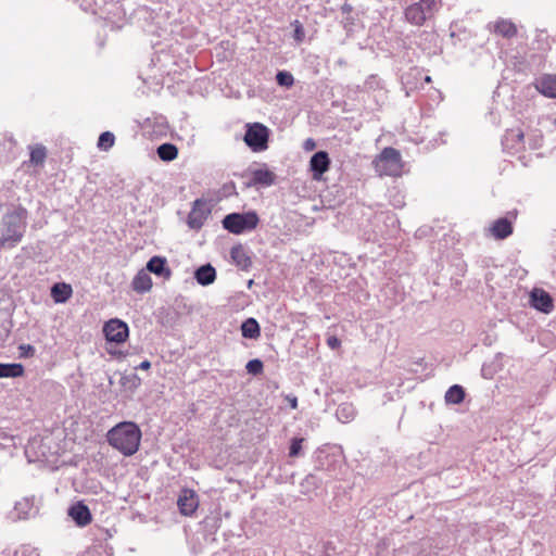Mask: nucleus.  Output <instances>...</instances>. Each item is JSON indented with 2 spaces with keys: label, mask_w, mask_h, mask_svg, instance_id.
<instances>
[{
  "label": "nucleus",
  "mask_w": 556,
  "mask_h": 556,
  "mask_svg": "<svg viewBox=\"0 0 556 556\" xmlns=\"http://www.w3.org/2000/svg\"><path fill=\"white\" fill-rule=\"evenodd\" d=\"M27 219L28 211L22 204L8 208L0 219V250L13 249L22 241Z\"/></svg>",
  "instance_id": "f257e3e1"
},
{
  "label": "nucleus",
  "mask_w": 556,
  "mask_h": 556,
  "mask_svg": "<svg viewBox=\"0 0 556 556\" xmlns=\"http://www.w3.org/2000/svg\"><path fill=\"white\" fill-rule=\"evenodd\" d=\"M108 442L125 456L134 455L141 441V430L132 421H122L108 431Z\"/></svg>",
  "instance_id": "f03ea898"
},
{
  "label": "nucleus",
  "mask_w": 556,
  "mask_h": 556,
  "mask_svg": "<svg viewBox=\"0 0 556 556\" xmlns=\"http://www.w3.org/2000/svg\"><path fill=\"white\" fill-rule=\"evenodd\" d=\"M376 172L382 176H401L403 170L402 155L392 147L384 148L372 161Z\"/></svg>",
  "instance_id": "7ed1b4c3"
},
{
  "label": "nucleus",
  "mask_w": 556,
  "mask_h": 556,
  "mask_svg": "<svg viewBox=\"0 0 556 556\" xmlns=\"http://www.w3.org/2000/svg\"><path fill=\"white\" fill-rule=\"evenodd\" d=\"M258 223L260 218L255 211L230 213L222 220L224 229L233 235L251 231L257 227Z\"/></svg>",
  "instance_id": "20e7f679"
},
{
  "label": "nucleus",
  "mask_w": 556,
  "mask_h": 556,
  "mask_svg": "<svg viewBox=\"0 0 556 556\" xmlns=\"http://www.w3.org/2000/svg\"><path fill=\"white\" fill-rule=\"evenodd\" d=\"M270 129L262 123H248L245 125L244 143L253 152H263L268 149Z\"/></svg>",
  "instance_id": "39448f33"
},
{
  "label": "nucleus",
  "mask_w": 556,
  "mask_h": 556,
  "mask_svg": "<svg viewBox=\"0 0 556 556\" xmlns=\"http://www.w3.org/2000/svg\"><path fill=\"white\" fill-rule=\"evenodd\" d=\"M103 333L109 343L121 344L128 339L129 328L125 321L113 318L104 324Z\"/></svg>",
  "instance_id": "423d86ee"
},
{
  "label": "nucleus",
  "mask_w": 556,
  "mask_h": 556,
  "mask_svg": "<svg viewBox=\"0 0 556 556\" xmlns=\"http://www.w3.org/2000/svg\"><path fill=\"white\" fill-rule=\"evenodd\" d=\"M330 157L326 151L315 152L309 160V170L314 180H321L324 174L330 168Z\"/></svg>",
  "instance_id": "0eeeda50"
},
{
  "label": "nucleus",
  "mask_w": 556,
  "mask_h": 556,
  "mask_svg": "<svg viewBox=\"0 0 556 556\" xmlns=\"http://www.w3.org/2000/svg\"><path fill=\"white\" fill-rule=\"evenodd\" d=\"M210 210L205 208V202L202 199H197L188 214L187 225L191 229L199 230L204 225Z\"/></svg>",
  "instance_id": "6e6552de"
},
{
  "label": "nucleus",
  "mask_w": 556,
  "mask_h": 556,
  "mask_svg": "<svg viewBox=\"0 0 556 556\" xmlns=\"http://www.w3.org/2000/svg\"><path fill=\"white\" fill-rule=\"evenodd\" d=\"M67 515L80 528L88 526L92 521L91 511L83 501L72 504L67 509Z\"/></svg>",
  "instance_id": "1a4fd4ad"
},
{
  "label": "nucleus",
  "mask_w": 556,
  "mask_h": 556,
  "mask_svg": "<svg viewBox=\"0 0 556 556\" xmlns=\"http://www.w3.org/2000/svg\"><path fill=\"white\" fill-rule=\"evenodd\" d=\"M531 306L539 312L548 314L554 308V301L551 294L543 289H534L530 294Z\"/></svg>",
  "instance_id": "9d476101"
},
{
  "label": "nucleus",
  "mask_w": 556,
  "mask_h": 556,
  "mask_svg": "<svg viewBox=\"0 0 556 556\" xmlns=\"http://www.w3.org/2000/svg\"><path fill=\"white\" fill-rule=\"evenodd\" d=\"M179 511L185 516H191L199 506L198 496L194 491L184 489L177 500Z\"/></svg>",
  "instance_id": "9b49d317"
},
{
  "label": "nucleus",
  "mask_w": 556,
  "mask_h": 556,
  "mask_svg": "<svg viewBox=\"0 0 556 556\" xmlns=\"http://www.w3.org/2000/svg\"><path fill=\"white\" fill-rule=\"evenodd\" d=\"M15 519L26 520L35 517L38 514V507L35 505V496H26L15 503L14 506Z\"/></svg>",
  "instance_id": "f8f14e48"
},
{
  "label": "nucleus",
  "mask_w": 556,
  "mask_h": 556,
  "mask_svg": "<svg viewBox=\"0 0 556 556\" xmlns=\"http://www.w3.org/2000/svg\"><path fill=\"white\" fill-rule=\"evenodd\" d=\"M523 132L519 128L508 129L502 139L503 149L508 152H518L523 146Z\"/></svg>",
  "instance_id": "ddd939ff"
},
{
  "label": "nucleus",
  "mask_w": 556,
  "mask_h": 556,
  "mask_svg": "<svg viewBox=\"0 0 556 556\" xmlns=\"http://www.w3.org/2000/svg\"><path fill=\"white\" fill-rule=\"evenodd\" d=\"M146 269L164 280H168L172 277V269L167 265V260L163 256H152L148 261Z\"/></svg>",
  "instance_id": "4468645a"
},
{
  "label": "nucleus",
  "mask_w": 556,
  "mask_h": 556,
  "mask_svg": "<svg viewBox=\"0 0 556 556\" xmlns=\"http://www.w3.org/2000/svg\"><path fill=\"white\" fill-rule=\"evenodd\" d=\"M276 181V174L268 168H266V164H264V168H257L252 172V179L245 184L248 188L253 186H263L269 187L273 186Z\"/></svg>",
  "instance_id": "2eb2a0df"
},
{
  "label": "nucleus",
  "mask_w": 556,
  "mask_h": 556,
  "mask_svg": "<svg viewBox=\"0 0 556 556\" xmlns=\"http://www.w3.org/2000/svg\"><path fill=\"white\" fill-rule=\"evenodd\" d=\"M513 230V222L507 216L496 219L489 229L491 236L497 240L508 238Z\"/></svg>",
  "instance_id": "dca6fc26"
},
{
  "label": "nucleus",
  "mask_w": 556,
  "mask_h": 556,
  "mask_svg": "<svg viewBox=\"0 0 556 556\" xmlns=\"http://www.w3.org/2000/svg\"><path fill=\"white\" fill-rule=\"evenodd\" d=\"M428 14L429 13L425 10L421 3H413L407 7L404 12L405 20L417 26H420L426 22Z\"/></svg>",
  "instance_id": "f3484780"
},
{
  "label": "nucleus",
  "mask_w": 556,
  "mask_h": 556,
  "mask_svg": "<svg viewBox=\"0 0 556 556\" xmlns=\"http://www.w3.org/2000/svg\"><path fill=\"white\" fill-rule=\"evenodd\" d=\"M194 279L203 287L212 285L216 279V269L210 263L201 265L194 270Z\"/></svg>",
  "instance_id": "a211bd4d"
},
{
  "label": "nucleus",
  "mask_w": 556,
  "mask_h": 556,
  "mask_svg": "<svg viewBox=\"0 0 556 556\" xmlns=\"http://www.w3.org/2000/svg\"><path fill=\"white\" fill-rule=\"evenodd\" d=\"M230 257L242 270H249L252 266L253 262L252 258L248 255L245 250L241 244L233 245L230 250Z\"/></svg>",
  "instance_id": "6ab92c4d"
},
{
  "label": "nucleus",
  "mask_w": 556,
  "mask_h": 556,
  "mask_svg": "<svg viewBox=\"0 0 556 556\" xmlns=\"http://www.w3.org/2000/svg\"><path fill=\"white\" fill-rule=\"evenodd\" d=\"M536 89L548 98H556V75H543L536 80Z\"/></svg>",
  "instance_id": "aec40b11"
},
{
  "label": "nucleus",
  "mask_w": 556,
  "mask_h": 556,
  "mask_svg": "<svg viewBox=\"0 0 556 556\" xmlns=\"http://www.w3.org/2000/svg\"><path fill=\"white\" fill-rule=\"evenodd\" d=\"M131 287L134 291L141 294L150 291L152 288V279L149 271H147V269L139 270L132 279Z\"/></svg>",
  "instance_id": "412c9836"
},
{
  "label": "nucleus",
  "mask_w": 556,
  "mask_h": 556,
  "mask_svg": "<svg viewBox=\"0 0 556 556\" xmlns=\"http://www.w3.org/2000/svg\"><path fill=\"white\" fill-rule=\"evenodd\" d=\"M51 298L55 303H65L73 294L71 285L55 282L50 290Z\"/></svg>",
  "instance_id": "4be33fe9"
},
{
  "label": "nucleus",
  "mask_w": 556,
  "mask_h": 556,
  "mask_svg": "<svg viewBox=\"0 0 556 556\" xmlns=\"http://www.w3.org/2000/svg\"><path fill=\"white\" fill-rule=\"evenodd\" d=\"M241 334L245 339H257L261 336V327L253 317L245 319L241 324Z\"/></svg>",
  "instance_id": "5701e85b"
},
{
  "label": "nucleus",
  "mask_w": 556,
  "mask_h": 556,
  "mask_svg": "<svg viewBox=\"0 0 556 556\" xmlns=\"http://www.w3.org/2000/svg\"><path fill=\"white\" fill-rule=\"evenodd\" d=\"M24 371V366L20 363H0V378H18Z\"/></svg>",
  "instance_id": "b1692460"
},
{
  "label": "nucleus",
  "mask_w": 556,
  "mask_h": 556,
  "mask_svg": "<svg viewBox=\"0 0 556 556\" xmlns=\"http://www.w3.org/2000/svg\"><path fill=\"white\" fill-rule=\"evenodd\" d=\"M355 415L356 409L352 403H341L336 410V416L342 424L352 421Z\"/></svg>",
  "instance_id": "393cba45"
},
{
  "label": "nucleus",
  "mask_w": 556,
  "mask_h": 556,
  "mask_svg": "<svg viewBox=\"0 0 556 556\" xmlns=\"http://www.w3.org/2000/svg\"><path fill=\"white\" fill-rule=\"evenodd\" d=\"M493 30L495 34L504 38H511L517 34V28L514 23L507 20H500L494 24Z\"/></svg>",
  "instance_id": "a878e982"
},
{
  "label": "nucleus",
  "mask_w": 556,
  "mask_h": 556,
  "mask_svg": "<svg viewBox=\"0 0 556 556\" xmlns=\"http://www.w3.org/2000/svg\"><path fill=\"white\" fill-rule=\"evenodd\" d=\"M157 156L164 162H170L178 155V149L175 144L165 142L157 147Z\"/></svg>",
  "instance_id": "bb28decb"
},
{
  "label": "nucleus",
  "mask_w": 556,
  "mask_h": 556,
  "mask_svg": "<svg viewBox=\"0 0 556 556\" xmlns=\"http://www.w3.org/2000/svg\"><path fill=\"white\" fill-rule=\"evenodd\" d=\"M465 389L459 384H453L445 393V402L447 404H460L465 399Z\"/></svg>",
  "instance_id": "cd10ccee"
},
{
  "label": "nucleus",
  "mask_w": 556,
  "mask_h": 556,
  "mask_svg": "<svg viewBox=\"0 0 556 556\" xmlns=\"http://www.w3.org/2000/svg\"><path fill=\"white\" fill-rule=\"evenodd\" d=\"M121 384L134 393L141 386V378L137 374L125 375L121 378Z\"/></svg>",
  "instance_id": "c85d7f7f"
},
{
  "label": "nucleus",
  "mask_w": 556,
  "mask_h": 556,
  "mask_svg": "<svg viewBox=\"0 0 556 556\" xmlns=\"http://www.w3.org/2000/svg\"><path fill=\"white\" fill-rule=\"evenodd\" d=\"M115 142V136L111 131H103L98 138V148L108 151L113 147Z\"/></svg>",
  "instance_id": "c756f323"
},
{
  "label": "nucleus",
  "mask_w": 556,
  "mask_h": 556,
  "mask_svg": "<svg viewBox=\"0 0 556 556\" xmlns=\"http://www.w3.org/2000/svg\"><path fill=\"white\" fill-rule=\"evenodd\" d=\"M47 157V150L43 146H37L30 151V163L34 165H42Z\"/></svg>",
  "instance_id": "7c9ffc66"
},
{
  "label": "nucleus",
  "mask_w": 556,
  "mask_h": 556,
  "mask_svg": "<svg viewBox=\"0 0 556 556\" xmlns=\"http://www.w3.org/2000/svg\"><path fill=\"white\" fill-rule=\"evenodd\" d=\"M304 438H292L289 446V457L295 458L303 455Z\"/></svg>",
  "instance_id": "2f4dec72"
},
{
  "label": "nucleus",
  "mask_w": 556,
  "mask_h": 556,
  "mask_svg": "<svg viewBox=\"0 0 556 556\" xmlns=\"http://www.w3.org/2000/svg\"><path fill=\"white\" fill-rule=\"evenodd\" d=\"M276 81L280 87L290 88L294 84V78L290 72L278 71Z\"/></svg>",
  "instance_id": "473e14b6"
},
{
  "label": "nucleus",
  "mask_w": 556,
  "mask_h": 556,
  "mask_svg": "<svg viewBox=\"0 0 556 556\" xmlns=\"http://www.w3.org/2000/svg\"><path fill=\"white\" fill-rule=\"evenodd\" d=\"M245 369L248 374L252 376H258L264 370V364L260 358H253L247 363Z\"/></svg>",
  "instance_id": "72a5a7b5"
},
{
  "label": "nucleus",
  "mask_w": 556,
  "mask_h": 556,
  "mask_svg": "<svg viewBox=\"0 0 556 556\" xmlns=\"http://www.w3.org/2000/svg\"><path fill=\"white\" fill-rule=\"evenodd\" d=\"M18 351L21 357L27 358L35 355L36 349L31 344H21Z\"/></svg>",
  "instance_id": "f704fd0d"
},
{
  "label": "nucleus",
  "mask_w": 556,
  "mask_h": 556,
  "mask_svg": "<svg viewBox=\"0 0 556 556\" xmlns=\"http://www.w3.org/2000/svg\"><path fill=\"white\" fill-rule=\"evenodd\" d=\"M294 25H295V27H294L293 38L296 41L301 42V41H303V39L305 37L304 27L298 20L294 22Z\"/></svg>",
  "instance_id": "c9c22d12"
},
{
  "label": "nucleus",
  "mask_w": 556,
  "mask_h": 556,
  "mask_svg": "<svg viewBox=\"0 0 556 556\" xmlns=\"http://www.w3.org/2000/svg\"><path fill=\"white\" fill-rule=\"evenodd\" d=\"M318 483H319V480L317 479V477L315 475L311 473L305 477L303 485L317 488Z\"/></svg>",
  "instance_id": "e433bc0d"
},
{
  "label": "nucleus",
  "mask_w": 556,
  "mask_h": 556,
  "mask_svg": "<svg viewBox=\"0 0 556 556\" xmlns=\"http://www.w3.org/2000/svg\"><path fill=\"white\" fill-rule=\"evenodd\" d=\"M327 344L330 349L332 350H336L338 348H340L341 345V341L339 338H337L336 336H330L328 339H327Z\"/></svg>",
  "instance_id": "4c0bfd02"
},
{
  "label": "nucleus",
  "mask_w": 556,
  "mask_h": 556,
  "mask_svg": "<svg viewBox=\"0 0 556 556\" xmlns=\"http://www.w3.org/2000/svg\"><path fill=\"white\" fill-rule=\"evenodd\" d=\"M315 148H316V142H315V140L313 138H307L303 142V149L305 151H313Z\"/></svg>",
  "instance_id": "58836bf2"
},
{
  "label": "nucleus",
  "mask_w": 556,
  "mask_h": 556,
  "mask_svg": "<svg viewBox=\"0 0 556 556\" xmlns=\"http://www.w3.org/2000/svg\"><path fill=\"white\" fill-rule=\"evenodd\" d=\"M285 399L289 402L290 407H291L292 409H296V408H298V397H296L295 395H293V394H288V395H286V397H285Z\"/></svg>",
  "instance_id": "ea45409f"
},
{
  "label": "nucleus",
  "mask_w": 556,
  "mask_h": 556,
  "mask_svg": "<svg viewBox=\"0 0 556 556\" xmlns=\"http://www.w3.org/2000/svg\"><path fill=\"white\" fill-rule=\"evenodd\" d=\"M422 4V7L425 8V10L430 13L431 12V8L434 5L435 3V0H420V2Z\"/></svg>",
  "instance_id": "a19ab883"
},
{
  "label": "nucleus",
  "mask_w": 556,
  "mask_h": 556,
  "mask_svg": "<svg viewBox=\"0 0 556 556\" xmlns=\"http://www.w3.org/2000/svg\"><path fill=\"white\" fill-rule=\"evenodd\" d=\"M151 368V362L148 361V359H144L143 362H141L137 367L136 369H142V370H148Z\"/></svg>",
  "instance_id": "79ce46f5"
},
{
  "label": "nucleus",
  "mask_w": 556,
  "mask_h": 556,
  "mask_svg": "<svg viewBox=\"0 0 556 556\" xmlns=\"http://www.w3.org/2000/svg\"><path fill=\"white\" fill-rule=\"evenodd\" d=\"M352 10H353V8H352V5H351V4H349V3H344V4L341 7V12H342V14H344V15H350V14H351V12H352Z\"/></svg>",
  "instance_id": "37998d69"
},
{
  "label": "nucleus",
  "mask_w": 556,
  "mask_h": 556,
  "mask_svg": "<svg viewBox=\"0 0 556 556\" xmlns=\"http://www.w3.org/2000/svg\"><path fill=\"white\" fill-rule=\"evenodd\" d=\"M343 23H344V27L346 28L349 25L353 24V20L349 15H346Z\"/></svg>",
  "instance_id": "c03bdc74"
},
{
  "label": "nucleus",
  "mask_w": 556,
  "mask_h": 556,
  "mask_svg": "<svg viewBox=\"0 0 556 556\" xmlns=\"http://www.w3.org/2000/svg\"><path fill=\"white\" fill-rule=\"evenodd\" d=\"M425 80L429 83V81H431V77L430 76H426Z\"/></svg>",
  "instance_id": "a18cd8bd"
},
{
  "label": "nucleus",
  "mask_w": 556,
  "mask_h": 556,
  "mask_svg": "<svg viewBox=\"0 0 556 556\" xmlns=\"http://www.w3.org/2000/svg\"><path fill=\"white\" fill-rule=\"evenodd\" d=\"M253 285V280L250 279L249 282H248V287H251Z\"/></svg>",
  "instance_id": "49530a36"
}]
</instances>
